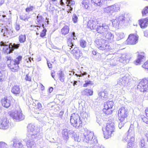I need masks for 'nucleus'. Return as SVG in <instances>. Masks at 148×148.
<instances>
[{"label": "nucleus", "mask_w": 148, "mask_h": 148, "mask_svg": "<svg viewBox=\"0 0 148 148\" xmlns=\"http://www.w3.org/2000/svg\"><path fill=\"white\" fill-rule=\"evenodd\" d=\"M115 131L114 123L111 122L107 123L106 127V131L103 132L104 138L108 139L113 135V133Z\"/></svg>", "instance_id": "8"}, {"label": "nucleus", "mask_w": 148, "mask_h": 148, "mask_svg": "<svg viewBox=\"0 0 148 148\" xmlns=\"http://www.w3.org/2000/svg\"><path fill=\"white\" fill-rule=\"evenodd\" d=\"M58 75L60 81L62 82H64L65 79V76L64 72L60 70L58 71Z\"/></svg>", "instance_id": "32"}, {"label": "nucleus", "mask_w": 148, "mask_h": 148, "mask_svg": "<svg viewBox=\"0 0 148 148\" xmlns=\"http://www.w3.org/2000/svg\"><path fill=\"white\" fill-rule=\"evenodd\" d=\"M35 100H34V101L32 103L33 106H35V107L34 108H35V109L36 108L37 106V102H36L35 101Z\"/></svg>", "instance_id": "63"}, {"label": "nucleus", "mask_w": 148, "mask_h": 148, "mask_svg": "<svg viewBox=\"0 0 148 148\" xmlns=\"http://www.w3.org/2000/svg\"><path fill=\"white\" fill-rule=\"evenodd\" d=\"M66 3L67 6H68L67 11L68 13H71L73 9L72 7L75 4V1L71 0H66Z\"/></svg>", "instance_id": "23"}, {"label": "nucleus", "mask_w": 148, "mask_h": 148, "mask_svg": "<svg viewBox=\"0 0 148 148\" xmlns=\"http://www.w3.org/2000/svg\"><path fill=\"white\" fill-rule=\"evenodd\" d=\"M87 44V43L86 41L83 39H81L80 40V45L81 47L83 48L86 47Z\"/></svg>", "instance_id": "45"}, {"label": "nucleus", "mask_w": 148, "mask_h": 148, "mask_svg": "<svg viewBox=\"0 0 148 148\" xmlns=\"http://www.w3.org/2000/svg\"><path fill=\"white\" fill-rule=\"evenodd\" d=\"M78 82L77 81L74 80L73 81H71V83L74 86H75L76 85H77V83Z\"/></svg>", "instance_id": "59"}, {"label": "nucleus", "mask_w": 148, "mask_h": 148, "mask_svg": "<svg viewBox=\"0 0 148 148\" xmlns=\"http://www.w3.org/2000/svg\"><path fill=\"white\" fill-rule=\"evenodd\" d=\"M35 101L37 102V106L34 110L35 113L36 114H40V110L42 108V105L41 104L38 102L37 100H35Z\"/></svg>", "instance_id": "36"}, {"label": "nucleus", "mask_w": 148, "mask_h": 148, "mask_svg": "<svg viewBox=\"0 0 148 148\" xmlns=\"http://www.w3.org/2000/svg\"><path fill=\"white\" fill-rule=\"evenodd\" d=\"M70 37L68 38L67 40L68 45L66 47L67 50L69 51L73 54V56L76 59H79L80 58H83V53L77 47L74 46V41L77 39L75 32H73L69 34Z\"/></svg>", "instance_id": "2"}, {"label": "nucleus", "mask_w": 148, "mask_h": 148, "mask_svg": "<svg viewBox=\"0 0 148 148\" xmlns=\"http://www.w3.org/2000/svg\"><path fill=\"white\" fill-rule=\"evenodd\" d=\"M25 58L26 62L27 63H28L29 62H31V60H33V58H31V57H29L28 56L25 57Z\"/></svg>", "instance_id": "56"}, {"label": "nucleus", "mask_w": 148, "mask_h": 148, "mask_svg": "<svg viewBox=\"0 0 148 148\" xmlns=\"http://www.w3.org/2000/svg\"><path fill=\"white\" fill-rule=\"evenodd\" d=\"M10 31H11L10 34V37L12 38L16 36L18 34H19V32H18L17 31H15L13 30L12 29H10Z\"/></svg>", "instance_id": "43"}, {"label": "nucleus", "mask_w": 148, "mask_h": 148, "mask_svg": "<svg viewBox=\"0 0 148 148\" xmlns=\"http://www.w3.org/2000/svg\"><path fill=\"white\" fill-rule=\"evenodd\" d=\"M125 17L121 15L116 17L112 22L113 26L115 28H118L119 25L123 24L125 21Z\"/></svg>", "instance_id": "16"}, {"label": "nucleus", "mask_w": 148, "mask_h": 148, "mask_svg": "<svg viewBox=\"0 0 148 148\" xmlns=\"http://www.w3.org/2000/svg\"><path fill=\"white\" fill-rule=\"evenodd\" d=\"M20 91V89L18 86H14L12 88V92L15 95L19 94Z\"/></svg>", "instance_id": "33"}, {"label": "nucleus", "mask_w": 148, "mask_h": 148, "mask_svg": "<svg viewBox=\"0 0 148 148\" xmlns=\"http://www.w3.org/2000/svg\"><path fill=\"white\" fill-rule=\"evenodd\" d=\"M83 141L87 143L90 146H92L97 143V139L94 136L93 132L90 131L86 129H84Z\"/></svg>", "instance_id": "3"}, {"label": "nucleus", "mask_w": 148, "mask_h": 148, "mask_svg": "<svg viewBox=\"0 0 148 148\" xmlns=\"http://www.w3.org/2000/svg\"><path fill=\"white\" fill-rule=\"evenodd\" d=\"M95 42L96 47L100 50H106L109 51L113 49L108 44L107 40L103 38H97Z\"/></svg>", "instance_id": "6"}, {"label": "nucleus", "mask_w": 148, "mask_h": 148, "mask_svg": "<svg viewBox=\"0 0 148 148\" xmlns=\"http://www.w3.org/2000/svg\"><path fill=\"white\" fill-rule=\"evenodd\" d=\"M118 57L119 58L118 61L124 64L127 63L129 61V58L128 56L125 54H119Z\"/></svg>", "instance_id": "22"}, {"label": "nucleus", "mask_w": 148, "mask_h": 148, "mask_svg": "<svg viewBox=\"0 0 148 148\" xmlns=\"http://www.w3.org/2000/svg\"><path fill=\"white\" fill-rule=\"evenodd\" d=\"M148 13V6L145 7L142 11V14L143 16L145 15Z\"/></svg>", "instance_id": "49"}, {"label": "nucleus", "mask_w": 148, "mask_h": 148, "mask_svg": "<svg viewBox=\"0 0 148 148\" xmlns=\"http://www.w3.org/2000/svg\"><path fill=\"white\" fill-rule=\"evenodd\" d=\"M37 22L36 24L40 25V26H42L44 28V24L43 23L45 19L40 14H38L36 17Z\"/></svg>", "instance_id": "25"}, {"label": "nucleus", "mask_w": 148, "mask_h": 148, "mask_svg": "<svg viewBox=\"0 0 148 148\" xmlns=\"http://www.w3.org/2000/svg\"><path fill=\"white\" fill-rule=\"evenodd\" d=\"M92 148H104L103 146L99 144L98 142L96 144H94Z\"/></svg>", "instance_id": "52"}, {"label": "nucleus", "mask_w": 148, "mask_h": 148, "mask_svg": "<svg viewBox=\"0 0 148 148\" xmlns=\"http://www.w3.org/2000/svg\"><path fill=\"white\" fill-rule=\"evenodd\" d=\"M107 0H91V2L96 6H101L106 3Z\"/></svg>", "instance_id": "26"}, {"label": "nucleus", "mask_w": 148, "mask_h": 148, "mask_svg": "<svg viewBox=\"0 0 148 148\" xmlns=\"http://www.w3.org/2000/svg\"><path fill=\"white\" fill-rule=\"evenodd\" d=\"M106 91H103L100 92L99 93V97L102 99L104 98H106L107 97V94L105 92Z\"/></svg>", "instance_id": "42"}, {"label": "nucleus", "mask_w": 148, "mask_h": 148, "mask_svg": "<svg viewBox=\"0 0 148 148\" xmlns=\"http://www.w3.org/2000/svg\"><path fill=\"white\" fill-rule=\"evenodd\" d=\"M15 28L16 31L19 32V30L20 29V25L17 23H16L15 26Z\"/></svg>", "instance_id": "57"}, {"label": "nucleus", "mask_w": 148, "mask_h": 148, "mask_svg": "<svg viewBox=\"0 0 148 148\" xmlns=\"http://www.w3.org/2000/svg\"><path fill=\"white\" fill-rule=\"evenodd\" d=\"M72 18V20L74 23H77L78 19V18L77 16L75 14H73Z\"/></svg>", "instance_id": "50"}, {"label": "nucleus", "mask_w": 148, "mask_h": 148, "mask_svg": "<svg viewBox=\"0 0 148 148\" xmlns=\"http://www.w3.org/2000/svg\"><path fill=\"white\" fill-rule=\"evenodd\" d=\"M139 145L140 146L141 148H145V142L144 139L143 138L140 139Z\"/></svg>", "instance_id": "46"}, {"label": "nucleus", "mask_w": 148, "mask_h": 148, "mask_svg": "<svg viewBox=\"0 0 148 148\" xmlns=\"http://www.w3.org/2000/svg\"><path fill=\"white\" fill-rule=\"evenodd\" d=\"M139 24L142 28L146 27L148 24V18H146L139 20Z\"/></svg>", "instance_id": "27"}, {"label": "nucleus", "mask_w": 148, "mask_h": 148, "mask_svg": "<svg viewBox=\"0 0 148 148\" xmlns=\"http://www.w3.org/2000/svg\"><path fill=\"white\" fill-rule=\"evenodd\" d=\"M47 32V30L45 29H44L42 32H41L40 36L42 37H44L46 34V32Z\"/></svg>", "instance_id": "54"}, {"label": "nucleus", "mask_w": 148, "mask_h": 148, "mask_svg": "<svg viewBox=\"0 0 148 148\" xmlns=\"http://www.w3.org/2000/svg\"><path fill=\"white\" fill-rule=\"evenodd\" d=\"M64 112L63 111H61L59 113V117L60 118H62V116L64 114Z\"/></svg>", "instance_id": "62"}, {"label": "nucleus", "mask_w": 148, "mask_h": 148, "mask_svg": "<svg viewBox=\"0 0 148 148\" xmlns=\"http://www.w3.org/2000/svg\"><path fill=\"white\" fill-rule=\"evenodd\" d=\"M10 145L13 148H23V145L21 141L18 139H14L10 142Z\"/></svg>", "instance_id": "19"}, {"label": "nucleus", "mask_w": 148, "mask_h": 148, "mask_svg": "<svg viewBox=\"0 0 148 148\" xmlns=\"http://www.w3.org/2000/svg\"><path fill=\"white\" fill-rule=\"evenodd\" d=\"M7 77V72L5 71H0V81H5Z\"/></svg>", "instance_id": "30"}, {"label": "nucleus", "mask_w": 148, "mask_h": 148, "mask_svg": "<svg viewBox=\"0 0 148 148\" xmlns=\"http://www.w3.org/2000/svg\"><path fill=\"white\" fill-rule=\"evenodd\" d=\"M138 37L137 36L133 34H130L126 40L127 44L129 45H134L136 44L138 40Z\"/></svg>", "instance_id": "18"}, {"label": "nucleus", "mask_w": 148, "mask_h": 148, "mask_svg": "<svg viewBox=\"0 0 148 148\" xmlns=\"http://www.w3.org/2000/svg\"><path fill=\"white\" fill-rule=\"evenodd\" d=\"M128 114V112L127 109L124 107H122L118 111V119L120 121L119 127L121 129L124 125L127 120Z\"/></svg>", "instance_id": "5"}, {"label": "nucleus", "mask_w": 148, "mask_h": 148, "mask_svg": "<svg viewBox=\"0 0 148 148\" xmlns=\"http://www.w3.org/2000/svg\"><path fill=\"white\" fill-rule=\"evenodd\" d=\"M80 116L82 118L83 121L86 122L89 117V115L88 112L83 111L80 114Z\"/></svg>", "instance_id": "35"}, {"label": "nucleus", "mask_w": 148, "mask_h": 148, "mask_svg": "<svg viewBox=\"0 0 148 148\" xmlns=\"http://www.w3.org/2000/svg\"><path fill=\"white\" fill-rule=\"evenodd\" d=\"M69 28L67 25L64 26L61 29V34L64 35L67 34L69 32Z\"/></svg>", "instance_id": "37"}, {"label": "nucleus", "mask_w": 148, "mask_h": 148, "mask_svg": "<svg viewBox=\"0 0 148 148\" xmlns=\"http://www.w3.org/2000/svg\"><path fill=\"white\" fill-rule=\"evenodd\" d=\"M137 124V122H134L133 124H131L130 128L128 131L126 137L125 139L127 142L133 143L134 140L135 132L134 125Z\"/></svg>", "instance_id": "11"}, {"label": "nucleus", "mask_w": 148, "mask_h": 148, "mask_svg": "<svg viewBox=\"0 0 148 148\" xmlns=\"http://www.w3.org/2000/svg\"><path fill=\"white\" fill-rule=\"evenodd\" d=\"M41 138L40 135H36L32 133L28 135L26 138L23 140L26 143V145L28 148H35L36 144L34 142L35 139H38Z\"/></svg>", "instance_id": "7"}, {"label": "nucleus", "mask_w": 148, "mask_h": 148, "mask_svg": "<svg viewBox=\"0 0 148 148\" xmlns=\"http://www.w3.org/2000/svg\"><path fill=\"white\" fill-rule=\"evenodd\" d=\"M1 102L2 106L6 108H8L10 105V101L5 98L1 100Z\"/></svg>", "instance_id": "29"}, {"label": "nucleus", "mask_w": 148, "mask_h": 148, "mask_svg": "<svg viewBox=\"0 0 148 148\" xmlns=\"http://www.w3.org/2000/svg\"><path fill=\"white\" fill-rule=\"evenodd\" d=\"M89 5V1L88 0H83L80 4L81 6L86 9H88Z\"/></svg>", "instance_id": "38"}, {"label": "nucleus", "mask_w": 148, "mask_h": 148, "mask_svg": "<svg viewBox=\"0 0 148 148\" xmlns=\"http://www.w3.org/2000/svg\"><path fill=\"white\" fill-rule=\"evenodd\" d=\"M35 8L32 6H30L29 7H27L25 9V11L27 12H29L33 10Z\"/></svg>", "instance_id": "53"}, {"label": "nucleus", "mask_w": 148, "mask_h": 148, "mask_svg": "<svg viewBox=\"0 0 148 148\" xmlns=\"http://www.w3.org/2000/svg\"><path fill=\"white\" fill-rule=\"evenodd\" d=\"M144 36L146 37H148V32L147 31L144 32Z\"/></svg>", "instance_id": "64"}, {"label": "nucleus", "mask_w": 148, "mask_h": 148, "mask_svg": "<svg viewBox=\"0 0 148 148\" xmlns=\"http://www.w3.org/2000/svg\"><path fill=\"white\" fill-rule=\"evenodd\" d=\"M119 10V6L116 4L108 6L104 9L105 12L108 14L109 15H111L112 13L118 12Z\"/></svg>", "instance_id": "15"}, {"label": "nucleus", "mask_w": 148, "mask_h": 148, "mask_svg": "<svg viewBox=\"0 0 148 148\" xmlns=\"http://www.w3.org/2000/svg\"><path fill=\"white\" fill-rule=\"evenodd\" d=\"M114 106V103L112 101H110L105 103L104 104V108L103 110L104 113L108 115L112 113L113 110H112Z\"/></svg>", "instance_id": "13"}, {"label": "nucleus", "mask_w": 148, "mask_h": 148, "mask_svg": "<svg viewBox=\"0 0 148 148\" xmlns=\"http://www.w3.org/2000/svg\"><path fill=\"white\" fill-rule=\"evenodd\" d=\"M69 134H72V137L74 139L75 141L77 142H80L81 140L79 136H77L76 133L74 132L73 131L70 130L69 132Z\"/></svg>", "instance_id": "31"}, {"label": "nucleus", "mask_w": 148, "mask_h": 148, "mask_svg": "<svg viewBox=\"0 0 148 148\" xmlns=\"http://www.w3.org/2000/svg\"><path fill=\"white\" fill-rule=\"evenodd\" d=\"M82 93L84 95H91L93 94V91L92 89L86 88L82 91Z\"/></svg>", "instance_id": "34"}, {"label": "nucleus", "mask_w": 148, "mask_h": 148, "mask_svg": "<svg viewBox=\"0 0 148 148\" xmlns=\"http://www.w3.org/2000/svg\"><path fill=\"white\" fill-rule=\"evenodd\" d=\"M6 58L7 60V62H8V61H11V60H12L11 59V57L8 56H7L6 57Z\"/></svg>", "instance_id": "61"}, {"label": "nucleus", "mask_w": 148, "mask_h": 148, "mask_svg": "<svg viewBox=\"0 0 148 148\" xmlns=\"http://www.w3.org/2000/svg\"><path fill=\"white\" fill-rule=\"evenodd\" d=\"M11 32L10 29L4 27L1 29L0 34L4 37L10 38Z\"/></svg>", "instance_id": "21"}, {"label": "nucleus", "mask_w": 148, "mask_h": 148, "mask_svg": "<svg viewBox=\"0 0 148 148\" xmlns=\"http://www.w3.org/2000/svg\"><path fill=\"white\" fill-rule=\"evenodd\" d=\"M26 39V36L25 35L21 34L19 35L18 37L19 41L21 43H24Z\"/></svg>", "instance_id": "41"}, {"label": "nucleus", "mask_w": 148, "mask_h": 148, "mask_svg": "<svg viewBox=\"0 0 148 148\" xmlns=\"http://www.w3.org/2000/svg\"><path fill=\"white\" fill-rule=\"evenodd\" d=\"M128 142V144L127 146V148H131L132 143H131L130 142Z\"/></svg>", "instance_id": "60"}, {"label": "nucleus", "mask_w": 148, "mask_h": 148, "mask_svg": "<svg viewBox=\"0 0 148 148\" xmlns=\"http://www.w3.org/2000/svg\"><path fill=\"white\" fill-rule=\"evenodd\" d=\"M22 58V56H19L14 59H12L11 60L10 64H8V66L10 67L12 71L16 72L18 71L19 68L18 65L20 64Z\"/></svg>", "instance_id": "9"}, {"label": "nucleus", "mask_w": 148, "mask_h": 148, "mask_svg": "<svg viewBox=\"0 0 148 148\" xmlns=\"http://www.w3.org/2000/svg\"><path fill=\"white\" fill-rule=\"evenodd\" d=\"M87 74V73L86 72H84L83 73L81 72V73L80 74H75V75L79 77H82L84 75Z\"/></svg>", "instance_id": "55"}, {"label": "nucleus", "mask_w": 148, "mask_h": 148, "mask_svg": "<svg viewBox=\"0 0 148 148\" xmlns=\"http://www.w3.org/2000/svg\"><path fill=\"white\" fill-rule=\"evenodd\" d=\"M128 79L127 77L124 76L120 78L118 81V85L121 86H125L127 83Z\"/></svg>", "instance_id": "24"}, {"label": "nucleus", "mask_w": 148, "mask_h": 148, "mask_svg": "<svg viewBox=\"0 0 148 148\" xmlns=\"http://www.w3.org/2000/svg\"><path fill=\"white\" fill-rule=\"evenodd\" d=\"M70 122L73 127L76 128H78L82 124V121L80 119V118L77 114L73 113L70 117Z\"/></svg>", "instance_id": "10"}, {"label": "nucleus", "mask_w": 148, "mask_h": 148, "mask_svg": "<svg viewBox=\"0 0 148 148\" xmlns=\"http://www.w3.org/2000/svg\"><path fill=\"white\" fill-rule=\"evenodd\" d=\"M141 54H138L137 59L136 60L135 64L136 65L139 64L145 60V58L144 55H143L144 53H141Z\"/></svg>", "instance_id": "28"}, {"label": "nucleus", "mask_w": 148, "mask_h": 148, "mask_svg": "<svg viewBox=\"0 0 148 148\" xmlns=\"http://www.w3.org/2000/svg\"><path fill=\"white\" fill-rule=\"evenodd\" d=\"M87 27L91 29L96 30L103 38L113 40L114 35L109 31V26L106 24L99 23L96 20H90L88 22Z\"/></svg>", "instance_id": "1"}, {"label": "nucleus", "mask_w": 148, "mask_h": 148, "mask_svg": "<svg viewBox=\"0 0 148 148\" xmlns=\"http://www.w3.org/2000/svg\"><path fill=\"white\" fill-rule=\"evenodd\" d=\"M20 18L21 20H23L25 21H28V19L29 18V17L28 16L27 14H23L20 16Z\"/></svg>", "instance_id": "44"}, {"label": "nucleus", "mask_w": 148, "mask_h": 148, "mask_svg": "<svg viewBox=\"0 0 148 148\" xmlns=\"http://www.w3.org/2000/svg\"><path fill=\"white\" fill-rule=\"evenodd\" d=\"M137 88L141 92L146 91L148 90V80L144 79L141 81L137 85Z\"/></svg>", "instance_id": "14"}, {"label": "nucleus", "mask_w": 148, "mask_h": 148, "mask_svg": "<svg viewBox=\"0 0 148 148\" xmlns=\"http://www.w3.org/2000/svg\"><path fill=\"white\" fill-rule=\"evenodd\" d=\"M116 40H119L122 39H123L125 37L124 34L122 32H116Z\"/></svg>", "instance_id": "39"}, {"label": "nucleus", "mask_w": 148, "mask_h": 148, "mask_svg": "<svg viewBox=\"0 0 148 148\" xmlns=\"http://www.w3.org/2000/svg\"><path fill=\"white\" fill-rule=\"evenodd\" d=\"M25 79L26 81H31V78L28 76V75L27 74L26 75Z\"/></svg>", "instance_id": "58"}, {"label": "nucleus", "mask_w": 148, "mask_h": 148, "mask_svg": "<svg viewBox=\"0 0 148 148\" xmlns=\"http://www.w3.org/2000/svg\"><path fill=\"white\" fill-rule=\"evenodd\" d=\"M28 128V132H30L29 134L28 135L32 133L36 135V136L37 135H40L38 133V129H36L37 127H36L34 125L31 124H29L27 127Z\"/></svg>", "instance_id": "20"}, {"label": "nucleus", "mask_w": 148, "mask_h": 148, "mask_svg": "<svg viewBox=\"0 0 148 148\" xmlns=\"http://www.w3.org/2000/svg\"><path fill=\"white\" fill-rule=\"evenodd\" d=\"M85 83L83 85V86L84 87H86L89 85H92V82L90 81L86 80L85 81Z\"/></svg>", "instance_id": "51"}, {"label": "nucleus", "mask_w": 148, "mask_h": 148, "mask_svg": "<svg viewBox=\"0 0 148 148\" xmlns=\"http://www.w3.org/2000/svg\"><path fill=\"white\" fill-rule=\"evenodd\" d=\"M8 145L3 142H0V148H8Z\"/></svg>", "instance_id": "48"}, {"label": "nucleus", "mask_w": 148, "mask_h": 148, "mask_svg": "<svg viewBox=\"0 0 148 148\" xmlns=\"http://www.w3.org/2000/svg\"><path fill=\"white\" fill-rule=\"evenodd\" d=\"M142 66L147 73H148V61L145 62Z\"/></svg>", "instance_id": "47"}, {"label": "nucleus", "mask_w": 148, "mask_h": 148, "mask_svg": "<svg viewBox=\"0 0 148 148\" xmlns=\"http://www.w3.org/2000/svg\"><path fill=\"white\" fill-rule=\"evenodd\" d=\"M10 115L13 119L16 121H22L25 118V116L22 113V111L20 108L12 112Z\"/></svg>", "instance_id": "12"}, {"label": "nucleus", "mask_w": 148, "mask_h": 148, "mask_svg": "<svg viewBox=\"0 0 148 148\" xmlns=\"http://www.w3.org/2000/svg\"><path fill=\"white\" fill-rule=\"evenodd\" d=\"M0 45L3 46V52L7 54L13 52L15 49H17L19 47L20 44L9 43L8 42L1 41Z\"/></svg>", "instance_id": "4"}, {"label": "nucleus", "mask_w": 148, "mask_h": 148, "mask_svg": "<svg viewBox=\"0 0 148 148\" xmlns=\"http://www.w3.org/2000/svg\"><path fill=\"white\" fill-rule=\"evenodd\" d=\"M62 137L64 140H67L69 138L67 129H64L62 131Z\"/></svg>", "instance_id": "40"}, {"label": "nucleus", "mask_w": 148, "mask_h": 148, "mask_svg": "<svg viewBox=\"0 0 148 148\" xmlns=\"http://www.w3.org/2000/svg\"><path fill=\"white\" fill-rule=\"evenodd\" d=\"M10 125L9 120L6 118H3L0 121V129L7 130L9 127Z\"/></svg>", "instance_id": "17"}]
</instances>
